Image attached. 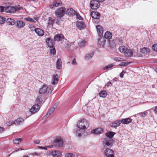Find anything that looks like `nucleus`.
I'll return each instance as SVG.
<instances>
[{"mask_svg":"<svg viewBox=\"0 0 157 157\" xmlns=\"http://www.w3.org/2000/svg\"><path fill=\"white\" fill-rule=\"evenodd\" d=\"M94 53V52L93 51L91 53L87 54L85 56V59L86 60H88L91 59L93 57Z\"/></svg>","mask_w":157,"mask_h":157,"instance_id":"obj_33","label":"nucleus"},{"mask_svg":"<svg viewBox=\"0 0 157 157\" xmlns=\"http://www.w3.org/2000/svg\"><path fill=\"white\" fill-rule=\"evenodd\" d=\"M50 49V54L51 55H54L56 54V51L55 48L54 47H51Z\"/></svg>","mask_w":157,"mask_h":157,"instance_id":"obj_37","label":"nucleus"},{"mask_svg":"<svg viewBox=\"0 0 157 157\" xmlns=\"http://www.w3.org/2000/svg\"><path fill=\"white\" fill-rule=\"evenodd\" d=\"M76 26L77 28L80 30L83 29L86 27L84 23L82 21H77Z\"/></svg>","mask_w":157,"mask_h":157,"instance_id":"obj_14","label":"nucleus"},{"mask_svg":"<svg viewBox=\"0 0 157 157\" xmlns=\"http://www.w3.org/2000/svg\"><path fill=\"white\" fill-rule=\"evenodd\" d=\"M16 23V26L19 28L23 27L25 25V22L21 21H17Z\"/></svg>","mask_w":157,"mask_h":157,"instance_id":"obj_23","label":"nucleus"},{"mask_svg":"<svg viewBox=\"0 0 157 157\" xmlns=\"http://www.w3.org/2000/svg\"><path fill=\"white\" fill-rule=\"evenodd\" d=\"M51 154L53 157H60L61 155V153L59 151L54 150L51 152Z\"/></svg>","mask_w":157,"mask_h":157,"instance_id":"obj_17","label":"nucleus"},{"mask_svg":"<svg viewBox=\"0 0 157 157\" xmlns=\"http://www.w3.org/2000/svg\"><path fill=\"white\" fill-rule=\"evenodd\" d=\"M4 131V129L0 127V133Z\"/></svg>","mask_w":157,"mask_h":157,"instance_id":"obj_58","label":"nucleus"},{"mask_svg":"<svg viewBox=\"0 0 157 157\" xmlns=\"http://www.w3.org/2000/svg\"><path fill=\"white\" fill-rule=\"evenodd\" d=\"M125 72L124 71H123L122 72L120 73V76L121 78H123V77L124 75Z\"/></svg>","mask_w":157,"mask_h":157,"instance_id":"obj_51","label":"nucleus"},{"mask_svg":"<svg viewBox=\"0 0 157 157\" xmlns=\"http://www.w3.org/2000/svg\"><path fill=\"white\" fill-rule=\"evenodd\" d=\"M67 13L70 16H73L75 14V11L72 8L68 9L67 10Z\"/></svg>","mask_w":157,"mask_h":157,"instance_id":"obj_28","label":"nucleus"},{"mask_svg":"<svg viewBox=\"0 0 157 157\" xmlns=\"http://www.w3.org/2000/svg\"><path fill=\"white\" fill-rule=\"evenodd\" d=\"M154 110L155 113L157 114V106L154 108Z\"/></svg>","mask_w":157,"mask_h":157,"instance_id":"obj_56","label":"nucleus"},{"mask_svg":"<svg viewBox=\"0 0 157 157\" xmlns=\"http://www.w3.org/2000/svg\"><path fill=\"white\" fill-rule=\"evenodd\" d=\"M27 1H32L34 2H38V0H26Z\"/></svg>","mask_w":157,"mask_h":157,"instance_id":"obj_55","label":"nucleus"},{"mask_svg":"<svg viewBox=\"0 0 157 157\" xmlns=\"http://www.w3.org/2000/svg\"><path fill=\"white\" fill-rule=\"evenodd\" d=\"M147 113L145 111L144 112L140 113H139V115L141 117H144L147 115Z\"/></svg>","mask_w":157,"mask_h":157,"instance_id":"obj_41","label":"nucleus"},{"mask_svg":"<svg viewBox=\"0 0 157 157\" xmlns=\"http://www.w3.org/2000/svg\"><path fill=\"white\" fill-rule=\"evenodd\" d=\"M53 90V87L51 86L48 87L47 85L44 84L39 89V93L40 94H50Z\"/></svg>","mask_w":157,"mask_h":157,"instance_id":"obj_1","label":"nucleus"},{"mask_svg":"<svg viewBox=\"0 0 157 157\" xmlns=\"http://www.w3.org/2000/svg\"><path fill=\"white\" fill-rule=\"evenodd\" d=\"M16 10V9L14 6H8L6 7L5 12L12 14L15 13Z\"/></svg>","mask_w":157,"mask_h":157,"instance_id":"obj_7","label":"nucleus"},{"mask_svg":"<svg viewBox=\"0 0 157 157\" xmlns=\"http://www.w3.org/2000/svg\"><path fill=\"white\" fill-rule=\"evenodd\" d=\"M90 8L95 10L99 8L100 4L98 0H92L90 2Z\"/></svg>","mask_w":157,"mask_h":157,"instance_id":"obj_3","label":"nucleus"},{"mask_svg":"<svg viewBox=\"0 0 157 157\" xmlns=\"http://www.w3.org/2000/svg\"><path fill=\"white\" fill-rule=\"evenodd\" d=\"M46 42L48 46L50 48L54 47L55 44L54 41L52 39L50 38H48L46 39Z\"/></svg>","mask_w":157,"mask_h":157,"instance_id":"obj_12","label":"nucleus"},{"mask_svg":"<svg viewBox=\"0 0 157 157\" xmlns=\"http://www.w3.org/2000/svg\"><path fill=\"white\" fill-rule=\"evenodd\" d=\"M22 149H20V148H19V149H18L17 150V151H20V150H21Z\"/></svg>","mask_w":157,"mask_h":157,"instance_id":"obj_64","label":"nucleus"},{"mask_svg":"<svg viewBox=\"0 0 157 157\" xmlns=\"http://www.w3.org/2000/svg\"><path fill=\"white\" fill-rule=\"evenodd\" d=\"M24 121V120L23 118H18L13 121V123L14 124L18 125L23 123Z\"/></svg>","mask_w":157,"mask_h":157,"instance_id":"obj_19","label":"nucleus"},{"mask_svg":"<svg viewBox=\"0 0 157 157\" xmlns=\"http://www.w3.org/2000/svg\"><path fill=\"white\" fill-rule=\"evenodd\" d=\"M54 146L57 147H60L63 146L64 142L63 140L61 138H58L56 139L54 142Z\"/></svg>","mask_w":157,"mask_h":157,"instance_id":"obj_5","label":"nucleus"},{"mask_svg":"<svg viewBox=\"0 0 157 157\" xmlns=\"http://www.w3.org/2000/svg\"><path fill=\"white\" fill-rule=\"evenodd\" d=\"M62 4V2L61 1L56 0L52 3V4L51 6V7L52 8L55 7H57L60 6Z\"/></svg>","mask_w":157,"mask_h":157,"instance_id":"obj_15","label":"nucleus"},{"mask_svg":"<svg viewBox=\"0 0 157 157\" xmlns=\"http://www.w3.org/2000/svg\"><path fill=\"white\" fill-rule=\"evenodd\" d=\"M51 115V114L49 112H48L46 114V117H48Z\"/></svg>","mask_w":157,"mask_h":157,"instance_id":"obj_57","label":"nucleus"},{"mask_svg":"<svg viewBox=\"0 0 157 157\" xmlns=\"http://www.w3.org/2000/svg\"><path fill=\"white\" fill-rule=\"evenodd\" d=\"M76 59L75 58L74 59H73V60L71 62L72 64L73 65H76L77 64V62H76Z\"/></svg>","mask_w":157,"mask_h":157,"instance_id":"obj_50","label":"nucleus"},{"mask_svg":"<svg viewBox=\"0 0 157 157\" xmlns=\"http://www.w3.org/2000/svg\"><path fill=\"white\" fill-rule=\"evenodd\" d=\"M99 2H102L104 1L105 0H98Z\"/></svg>","mask_w":157,"mask_h":157,"instance_id":"obj_59","label":"nucleus"},{"mask_svg":"<svg viewBox=\"0 0 157 157\" xmlns=\"http://www.w3.org/2000/svg\"><path fill=\"white\" fill-rule=\"evenodd\" d=\"M105 39L103 37H100L98 41V44L100 47H103L105 45Z\"/></svg>","mask_w":157,"mask_h":157,"instance_id":"obj_16","label":"nucleus"},{"mask_svg":"<svg viewBox=\"0 0 157 157\" xmlns=\"http://www.w3.org/2000/svg\"><path fill=\"white\" fill-rule=\"evenodd\" d=\"M103 132V130L101 128H98L92 130L91 133L94 134H100L102 133Z\"/></svg>","mask_w":157,"mask_h":157,"instance_id":"obj_24","label":"nucleus"},{"mask_svg":"<svg viewBox=\"0 0 157 157\" xmlns=\"http://www.w3.org/2000/svg\"><path fill=\"white\" fill-rule=\"evenodd\" d=\"M34 31L39 36H42L44 35V31L43 30L40 28L35 29Z\"/></svg>","mask_w":157,"mask_h":157,"instance_id":"obj_20","label":"nucleus"},{"mask_svg":"<svg viewBox=\"0 0 157 157\" xmlns=\"http://www.w3.org/2000/svg\"><path fill=\"white\" fill-rule=\"evenodd\" d=\"M106 86L108 87L111 86H112V83L110 82H109L106 84Z\"/></svg>","mask_w":157,"mask_h":157,"instance_id":"obj_52","label":"nucleus"},{"mask_svg":"<svg viewBox=\"0 0 157 157\" xmlns=\"http://www.w3.org/2000/svg\"><path fill=\"white\" fill-rule=\"evenodd\" d=\"M129 63L126 62H123L119 64L120 66H126L128 65Z\"/></svg>","mask_w":157,"mask_h":157,"instance_id":"obj_46","label":"nucleus"},{"mask_svg":"<svg viewBox=\"0 0 157 157\" xmlns=\"http://www.w3.org/2000/svg\"><path fill=\"white\" fill-rule=\"evenodd\" d=\"M56 105L55 104L50 109V111L52 113L54 111L56 108Z\"/></svg>","mask_w":157,"mask_h":157,"instance_id":"obj_49","label":"nucleus"},{"mask_svg":"<svg viewBox=\"0 0 157 157\" xmlns=\"http://www.w3.org/2000/svg\"><path fill=\"white\" fill-rule=\"evenodd\" d=\"M59 76L57 75H54L52 78V84H57L59 81Z\"/></svg>","mask_w":157,"mask_h":157,"instance_id":"obj_10","label":"nucleus"},{"mask_svg":"<svg viewBox=\"0 0 157 157\" xmlns=\"http://www.w3.org/2000/svg\"><path fill=\"white\" fill-rule=\"evenodd\" d=\"M91 16L92 18L96 19H98L100 17L99 13L97 12L93 11L91 13Z\"/></svg>","mask_w":157,"mask_h":157,"instance_id":"obj_18","label":"nucleus"},{"mask_svg":"<svg viewBox=\"0 0 157 157\" xmlns=\"http://www.w3.org/2000/svg\"><path fill=\"white\" fill-rule=\"evenodd\" d=\"M152 48L155 51L157 52V44H155L153 45Z\"/></svg>","mask_w":157,"mask_h":157,"instance_id":"obj_48","label":"nucleus"},{"mask_svg":"<svg viewBox=\"0 0 157 157\" xmlns=\"http://www.w3.org/2000/svg\"><path fill=\"white\" fill-rule=\"evenodd\" d=\"M44 97L41 95H39L36 98V102L38 103L41 104L43 102Z\"/></svg>","mask_w":157,"mask_h":157,"instance_id":"obj_29","label":"nucleus"},{"mask_svg":"<svg viewBox=\"0 0 157 157\" xmlns=\"http://www.w3.org/2000/svg\"><path fill=\"white\" fill-rule=\"evenodd\" d=\"M115 134V133L113 132H108L105 133V135L108 137L109 138V139H110L113 137Z\"/></svg>","mask_w":157,"mask_h":157,"instance_id":"obj_35","label":"nucleus"},{"mask_svg":"<svg viewBox=\"0 0 157 157\" xmlns=\"http://www.w3.org/2000/svg\"><path fill=\"white\" fill-rule=\"evenodd\" d=\"M89 122L85 119H83L79 121L77 124L78 128L84 129L85 130L89 127Z\"/></svg>","mask_w":157,"mask_h":157,"instance_id":"obj_2","label":"nucleus"},{"mask_svg":"<svg viewBox=\"0 0 157 157\" xmlns=\"http://www.w3.org/2000/svg\"><path fill=\"white\" fill-rule=\"evenodd\" d=\"M22 140L21 138L15 139L13 140V142L15 144H19Z\"/></svg>","mask_w":157,"mask_h":157,"instance_id":"obj_39","label":"nucleus"},{"mask_svg":"<svg viewBox=\"0 0 157 157\" xmlns=\"http://www.w3.org/2000/svg\"><path fill=\"white\" fill-rule=\"evenodd\" d=\"M38 147L40 149H45V150L47 149V148L46 147H44L39 146Z\"/></svg>","mask_w":157,"mask_h":157,"instance_id":"obj_54","label":"nucleus"},{"mask_svg":"<svg viewBox=\"0 0 157 157\" xmlns=\"http://www.w3.org/2000/svg\"><path fill=\"white\" fill-rule=\"evenodd\" d=\"M13 121H9L6 122V124L7 126H10L12 124H13Z\"/></svg>","mask_w":157,"mask_h":157,"instance_id":"obj_47","label":"nucleus"},{"mask_svg":"<svg viewBox=\"0 0 157 157\" xmlns=\"http://www.w3.org/2000/svg\"><path fill=\"white\" fill-rule=\"evenodd\" d=\"M6 9V7L2 6H0V12L2 13H4L5 12Z\"/></svg>","mask_w":157,"mask_h":157,"instance_id":"obj_43","label":"nucleus"},{"mask_svg":"<svg viewBox=\"0 0 157 157\" xmlns=\"http://www.w3.org/2000/svg\"><path fill=\"white\" fill-rule=\"evenodd\" d=\"M40 155V153H38L37 152H34L33 153L32 155Z\"/></svg>","mask_w":157,"mask_h":157,"instance_id":"obj_53","label":"nucleus"},{"mask_svg":"<svg viewBox=\"0 0 157 157\" xmlns=\"http://www.w3.org/2000/svg\"><path fill=\"white\" fill-rule=\"evenodd\" d=\"M112 36V34L109 31H107L105 34L104 38L108 40L110 39Z\"/></svg>","mask_w":157,"mask_h":157,"instance_id":"obj_30","label":"nucleus"},{"mask_svg":"<svg viewBox=\"0 0 157 157\" xmlns=\"http://www.w3.org/2000/svg\"><path fill=\"white\" fill-rule=\"evenodd\" d=\"M66 9L64 7H62L57 9L55 11V14L58 17H62L65 13Z\"/></svg>","mask_w":157,"mask_h":157,"instance_id":"obj_4","label":"nucleus"},{"mask_svg":"<svg viewBox=\"0 0 157 157\" xmlns=\"http://www.w3.org/2000/svg\"><path fill=\"white\" fill-rule=\"evenodd\" d=\"M114 66V65L113 64H111L106 66L105 67H103V69L104 70H106L109 68H111Z\"/></svg>","mask_w":157,"mask_h":157,"instance_id":"obj_40","label":"nucleus"},{"mask_svg":"<svg viewBox=\"0 0 157 157\" xmlns=\"http://www.w3.org/2000/svg\"><path fill=\"white\" fill-rule=\"evenodd\" d=\"M48 112H49V113H50L51 114L52 113V112H51V111H50V110H49L48 111Z\"/></svg>","mask_w":157,"mask_h":157,"instance_id":"obj_62","label":"nucleus"},{"mask_svg":"<svg viewBox=\"0 0 157 157\" xmlns=\"http://www.w3.org/2000/svg\"><path fill=\"white\" fill-rule=\"evenodd\" d=\"M133 53V50L128 48L124 55L126 57H131L132 56Z\"/></svg>","mask_w":157,"mask_h":157,"instance_id":"obj_13","label":"nucleus"},{"mask_svg":"<svg viewBox=\"0 0 157 157\" xmlns=\"http://www.w3.org/2000/svg\"><path fill=\"white\" fill-rule=\"evenodd\" d=\"M56 65L57 68L58 69H60L62 65V62L60 59H58Z\"/></svg>","mask_w":157,"mask_h":157,"instance_id":"obj_34","label":"nucleus"},{"mask_svg":"<svg viewBox=\"0 0 157 157\" xmlns=\"http://www.w3.org/2000/svg\"><path fill=\"white\" fill-rule=\"evenodd\" d=\"M6 22L8 25H13L16 23V21L13 19L11 18H8Z\"/></svg>","mask_w":157,"mask_h":157,"instance_id":"obj_26","label":"nucleus"},{"mask_svg":"<svg viewBox=\"0 0 157 157\" xmlns=\"http://www.w3.org/2000/svg\"><path fill=\"white\" fill-rule=\"evenodd\" d=\"M86 44V41L84 40H82L79 43V45L81 47L84 46Z\"/></svg>","mask_w":157,"mask_h":157,"instance_id":"obj_38","label":"nucleus"},{"mask_svg":"<svg viewBox=\"0 0 157 157\" xmlns=\"http://www.w3.org/2000/svg\"><path fill=\"white\" fill-rule=\"evenodd\" d=\"M40 143V141H36V143L37 144H38Z\"/></svg>","mask_w":157,"mask_h":157,"instance_id":"obj_61","label":"nucleus"},{"mask_svg":"<svg viewBox=\"0 0 157 157\" xmlns=\"http://www.w3.org/2000/svg\"><path fill=\"white\" fill-rule=\"evenodd\" d=\"M40 108V106L38 104L34 105L30 109L29 111L31 113H34L38 112Z\"/></svg>","mask_w":157,"mask_h":157,"instance_id":"obj_9","label":"nucleus"},{"mask_svg":"<svg viewBox=\"0 0 157 157\" xmlns=\"http://www.w3.org/2000/svg\"><path fill=\"white\" fill-rule=\"evenodd\" d=\"M65 157H75V156L72 153H68L65 154Z\"/></svg>","mask_w":157,"mask_h":157,"instance_id":"obj_44","label":"nucleus"},{"mask_svg":"<svg viewBox=\"0 0 157 157\" xmlns=\"http://www.w3.org/2000/svg\"><path fill=\"white\" fill-rule=\"evenodd\" d=\"M78 17L79 19H80L81 18H82L80 16H79V17Z\"/></svg>","mask_w":157,"mask_h":157,"instance_id":"obj_63","label":"nucleus"},{"mask_svg":"<svg viewBox=\"0 0 157 157\" xmlns=\"http://www.w3.org/2000/svg\"><path fill=\"white\" fill-rule=\"evenodd\" d=\"M22 157H29L28 155H24Z\"/></svg>","mask_w":157,"mask_h":157,"instance_id":"obj_60","label":"nucleus"},{"mask_svg":"<svg viewBox=\"0 0 157 157\" xmlns=\"http://www.w3.org/2000/svg\"><path fill=\"white\" fill-rule=\"evenodd\" d=\"M113 144V141L112 139L107 138L104 139L103 142V145L104 147H111Z\"/></svg>","mask_w":157,"mask_h":157,"instance_id":"obj_6","label":"nucleus"},{"mask_svg":"<svg viewBox=\"0 0 157 157\" xmlns=\"http://www.w3.org/2000/svg\"><path fill=\"white\" fill-rule=\"evenodd\" d=\"M96 28L98 33L99 35L102 34L103 32V28L102 26L100 25H97L96 26Z\"/></svg>","mask_w":157,"mask_h":157,"instance_id":"obj_31","label":"nucleus"},{"mask_svg":"<svg viewBox=\"0 0 157 157\" xmlns=\"http://www.w3.org/2000/svg\"><path fill=\"white\" fill-rule=\"evenodd\" d=\"M6 21L5 18L2 17H0V24H4Z\"/></svg>","mask_w":157,"mask_h":157,"instance_id":"obj_42","label":"nucleus"},{"mask_svg":"<svg viewBox=\"0 0 157 157\" xmlns=\"http://www.w3.org/2000/svg\"><path fill=\"white\" fill-rule=\"evenodd\" d=\"M140 52L144 54H148L150 52V49L144 47L140 48Z\"/></svg>","mask_w":157,"mask_h":157,"instance_id":"obj_27","label":"nucleus"},{"mask_svg":"<svg viewBox=\"0 0 157 157\" xmlns=\"http://www.w3.org/2000/svg\"><path fill=\"white\" fill-rule=\"evenodd\" d=\"M64 36L61 34H58L56 35L54 37L55 41H59L63 38Z\"/></svg>","mask_w":157,"mask_h":157,"instance_id":"obj_21","label":"nucleus"},{"mask_svg":"<svg viewBox=\"0 0 157 157\" xmlns=\"http://www.w3.org/2000/svg\"><path fill=\"white\" fill-rule=\"evenodd\" d=\"M104 153L107 157H114V151L110 149H106L104 151Z\"/></svg>","mask_w":157,"mask_h":157,"instance_id":"obj_8","label":"nucleus"},{"mask_svg":"<svg viewBox=\"0 0 157 157\" xmlns=\"http://www.w3.org/2000/svg\"><path fill=\"white\" fill-rule=\"evenodd\" d=\"M127 48L125 47L122 46L119 47V50L121 53H123L124 55Z\"/></svg>","mask_w":157,"mask_h":157,"instance_id":"obj_32","label":"nucleus"},{"mask_svg":"<svg viewBox=\"0 0 157 157\" xmlns=\"http://www.w3.org/2000/svg\"><path fill=\"white\" fill-rule=\"evenodd\" d=\"M86 130H84L83 129L80 128H78L76 132V135L78 136V137H81L82 135L85 136V135L84 134V133L85 132Z\"/></svg>","mask_w":157,"mask_h":157,"instance_id":"obj_11","label":"nucleus"},{"mask_svg":"<svg viewBox=\"0 0 157 157\" xmlns=\"http://www.w3.org/2000/svg\"><path fill=\"white\" fill-rule=\"evenodd\" d=\"M107 95V93L105 90L102 91L99 93V96L102 98H105Z\"/></svg>","mask_w":157,"mask_h":157,"instance_id":"obj_36","label":"nucleus"},{"mask_svg":"<svg viewBox=\"0 0 157 157\" xmlns=\"http://www.w3.org/2000/svg\"><path fill=\"white\" fill-rule=\"evenodd\" d=\"M25 20L26 21H27L30 22H35V21H34L33 19L30 18L29 17H28L27 18H25Z\"/></svg>","mask_w":157,"mask_h":157,"instance_id":"obj_45","label":"nucleus"},{"mask_svg":"<svg viewBox=\"0 0 157 157\" xmlns=\"http://www.w3.org/2000/svg\"><path fill=\"white\" fill-rule=\"evenodd\" d=\"M121 123V120H117L113 122L111 124L110 126L112 127L116 128L118 126H120Z\"/></svg>","mask_w":157,"mask_h":157,"instance_id":"obj_22","label":"nucleus"},{"mask_svg":"<svg viewBox=\"0 0 157 157\" xmlns=\"http://www.w3.org/2000/svg\"><path fill=\"white\" fill-rule=\"evenodd\" d=\"M132 121V119L130 118H128L122 119L121 121V123L123 124H127L130 123Z\"/></svg>","mask_w":157,"mask_h":157,"instance_id":"obj_25","label":"nucleus"}]
</instances>
